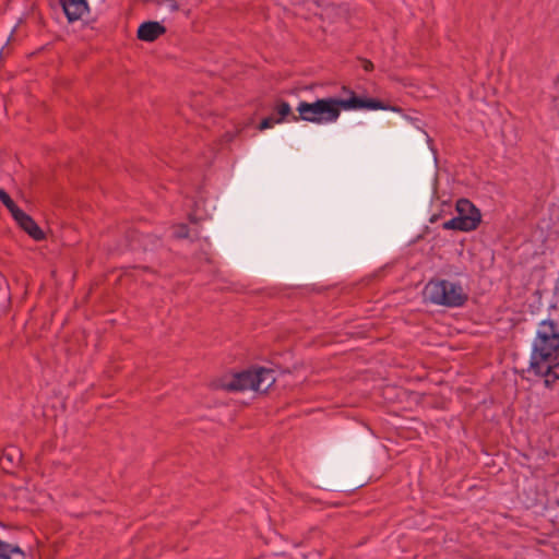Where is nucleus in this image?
Here are the masks:
<instances>
[{
    "label": "nucleus",
    "instance_id": "obj_15",
    "mask_svg": "<svg viewBox=\"0 0 559 559\" xmlns=\"http://www.w3.org/2000/svg\"><path fill=\"white\" fill-rule=\"evenodd\" d=\"M364 68H365V70H366V71H369V70H371V69H372V63H371L370 61H367V62L365 63Z\"/></svg>",
    "mask_w": 559,
    "mask_h": 559
},
{
    "label": "nucleus",
    "instance_id": "obj_7",
    "mask_svg": "<svg viewBox=\"0 0 559 559\" xmlns=\"http://www.w3.org/2000/svg\"><path fill=\"white\" fill-rule=\"evenodd\" d=\"M61 5L70 22L81 20L88 11L85 0H61Z\"/></svg>",
    "mask_w": 559,
    "mask_h": 559
},
{
    "label": "nucleus",
    "instance_id": "obj_6",
    "mask_svg": "<svg viewBox=\"0 0 559 559\" xmlns=\"http://www.w3.org/2000/svg\"><path fill=\"white\" fill-rule=\"evenodd\" d=\"M17 225L34 240L40 241L45 239V233L37 223L24 211L20 210L12 216Z\"/></svg>",
    "mask_w": 559,
    "mask_h": 559
},
{
    "label": "nucleus",
    "instance_id": "obj_12",
    "mask_svg": "<svg viewBox=\"0 0 559 559\" xmlns=\"http://www.w3.org/2000/svg\"><path fill=\"white\" fill-rule=\"evenodd\" d=\"M0 201L4 204V206L9 210L11 215L16 214L21 209L13 202L10 195L0 188Z\"/></svg>",
    "mask_w": 559,
    "mask_h": 559
},
{
    "label": "nucleus",
    "instance_id": "obj_8",
    "mask_svg": "<svg viewBox=\"0 0 559 559\" xmlns=\"http://www.w3.org/2000/svg\"><path fill=\"white\" fill-rule=\"evenodd\" d=\"M166 32V28L158 22L148 21L142 23L138 28V38L143 41H154Z\"/></svg>",
    "mask_w": 559,
    "mask_h": 559
},
{
    "label": "nucleus",
    "instance_id": "obj_5",
    "mask_svg": "<svg viewBox=\"0 0 559 559\" xmlns=\"http://www.w3.org/2000/svg\"><path fill=\"white\" fill-rule=\"evenodd\" d=\"M455 210L457 215L444 222L442 224L443 229L472 231L480 224V212L469 200H457Z\"/></svg>",
    "mask_w": 559,
    "mask_h": 559
},
{
    "label": "nucleus",
    "instance_id": "obj_2",
    "mask_svg": "<svg viewBox=\"0 0 559 559\" xmlns=\"http://www.w3.org/2000/svg\"><path fill=\"white\" fill-rule=\"evenodd\" d=\"M559 332L552 322L539 324L533 345L530 370L544 379V384L550 388L559 380Z\"/></svg>",
    "mask_w": 559,
    "mask_h": 559
},
{
    "label": "nucleus",
    "instance_id": "obj_4",
    "mask_svg": "<svg viewBox=\"0 0 559 559\" xmlns=\"http://www.w3.org/2000/svg\"><path fill=\"white\" fill-rule=\"evenodd\" d=\"M424 296L433 305L456 308L463 306L468 296L463 286L448 280H430L425 288Z\"/></svg>",
    "mask_w": 559,
    "mask_h": 559
},
{
    "label": "nucleus",
    "instance_id": "obj_3",
    "mask_svg": "<svg viewBox=\"0 0 559 559\" xmlns=\"http://www.w3.org/2000/svg\"><path fill=\"white\" fill-rule=\"evenodd\" d=\"M275 382L273 370L254 368L223 377L218 386L229 392H266Z\"/></svg>",
    "mask_w": 559,
    "mask_h": 559
},
{
    "label": "nucleus",
    "instance_id": "obj_1",
    "mask_svg": "<svg viewBox=\"0 0 559 559\" xmlns=\"http://www.w3.org/2000/svg\"><path fill=\"white\" fill-rule=\"evenodd\" d=\"M350 96L346 99L326 97L319 98L312 103L300 102L296 108L299 117L294 116L293 120L298 119L316 123L330 124L337 121L342 110H392L399 111L397 108L386 106L380 100L373 98H360L354 92H349Z\"/></svg>",
    "mask_w": 559,
    "mask_h": 559
},
{
    "label": "nucleus",
    "instance_id": "obj_13",
    "mask_svg": "<svg viewBox=\"0 0 559 559\" xmlns=\"http://www.w3.org/2000/svg\"><path fill=\"white\" fill-rule=\"evenodd\" d=\"M276 118L274 117H267V118H264L261 122H260V126H259V129L260 130H266V129H270V128H273L274 124H276Z\"/></svg>",
    "mask_w": 559,
    "mask_h": 559
},
{
    "label": "nucleus",
    "instance_id": "obj_11",
    "mask_svg": "<svg viewBox=\"0 0 559 559\" xmlns=\"http://www.w3.org/2000/svg\"><path fill=\"white\" fill-rule=\"evenodd\" d=\"M275 114L277 115L276 122H283L286 117H288L292 114V108L288 103L281 102L278 103L275 108Z\"/></svg>",
    "mask_w": 559,
    "mask_h": 559
},
{
    "label": "nucleus",
    "instance_id": "obj_14",
    "mask_svg": "<svg viewBox=\"0 0 559 559\" xmlns=\"http://www.w3.org/2000/svg\"><path fill=\"white\" fill-rule=\"evenodd\" d=\"M174 235L177 238H185L188 236V227L186 225H180L174 230Z\"/></svg>",
    "mask_w": 559,
    "mask_h": 559
},
{
    "label": "nucleus",
    "instance_id": "obj_9",
    "mask_svg": "<svg viewBox=\"0 0 559 559\" xmlns=\"http://www.w3.org/2000/svg\"><path fill=\"white\" fill-rule=\"evenodd\" d=\"M0 559H26V555L17 545L0 539Z\"/></svg>",
    "mask_w": 559,
    "mask_h": 559
},
{
    "label": "nucleus",
    "instance_id": "obj_10",
    "mask_svg": "<svg viewBox=\"0 0 559 559\" xmlns=\"http://www.w3.org/2000/svg\"><path fill=\"white\" fill-rule=\"evenodd\" d=\"M4 461L9 462L10 464L14 465L17 464L21 461V452L15 447L7 448L1 456V463L3 464Z\"/></svg>",
    "mask_w": 559,
    "mask_h": 559
}]
</instances>
